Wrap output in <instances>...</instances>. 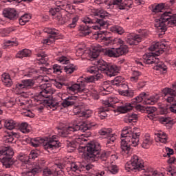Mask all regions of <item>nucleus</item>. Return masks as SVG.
<instances>
[{
  "mask_svg": "<svg viewBox=\"0 0 176 176\" xmlns=\"http://www.w3.org/2000/svg\"><path fill=\"white\" fill-rule=\"evenodd\" d=\"M96 65L89 66L87 68V72L94 74L95 76H82L78 80V83L73 84L69 87L70 93H87L91 91L92 94H96L97 91L94 85H89L88 89H85L86 83H93L96 80L102 79L104 76L102 74H106L107 76H115L119 72L120 69L116 65H109L104 60H97Z\"/></svg>",
  "mask_w": 176,
  "mask_h": 176,
  "instance_id": "obj_1",
  "label": "nucleus"
},
{
  "mask_svg": "<svg viewBox=\"0 0 176 176\" xmlns=\"http://www.w3.org/2000/svg\"><path fill=\"white\" fill-rule=\"evenodd\" d=\"M94 18L91 19L89 16H85L82 19V22L85 25H81L79 28V31L85 36L91 34V28L93 30H101L104 27H108L107 19L109 16V14L105 10H96L94 12Z\"/></svg>",
  "mask_w": 176,
  "mask_h": 176,
  "instance_id": "obj_2",
  "label": "nucleus"
},
{
  "mask_svg": "<svg viewBox=\"0 0 176 176\" xmlns=\"http://www.w3.org/2000/svg\"><path fill=\"white\" fill-rule=\"evenodd\" d=\"M160 96L157 94L149 96L145 92H142L135 98L132 100L131 103L124 102L122 105L117 107L118 112L120 113H126L129 111H131L133 108H135L138 111H142L145 107L140 104L143 102L144 105H155L159 101Z\"/></svg>",
  "mask_w": 176,
  "mask_h": 176,
  "instance_id": "obj_3",
  "label": "nucleus"
},
{
  "mask_svg": "<svg viewBox=\"0 0 176 176\" xmlns=\"http://www.w3.org/2000/svg\"><path fill=\"white\" fill-rule=\"evenodd\" d=\"M167 47L165 42H157L149 47L150 52L143 56V62L144 64H155L154 69L164 72L167 69V66L159 58H156L160 54L164 53V50Z\"/></svg>",
  "mask_w": 176,
  "mask_h": 176,
  "instance_id": "obj_4",
  "label": "nucleus"
},
{
  "mask_svg": "<svg viewBox=\"0 0 176 176\" xmlns=\"http://www.w3.org/2000/svg\"><path fill=\"white\" fill-rule=\"evenodd\" d=\"M164 9V3L154 4L152 6L153 13H160V18L156 19L155 27L160 30L161 32H166L167 27L176 25V14L171 12H165L162 13Z\"/></svg>",
  "mask_w": 176,
  "mask_h": 176,
  "instance_id": "obj_5",
  "label": "nucleus"
},
{
  "mask_svg": "<svg viewBox=\"0 0 176 176\" xmlns=\"http://www.w3.org/2000/svg\"><path fill=\"white\" fill-rule=\"evenodd\" d=\"M140 133L135 132L130 126L123 128L121 133V152L122 155H130L131 148L140 142Z\"/></svg>",
  "mask_w": 176,
  "mask_h": 176,
  "instance_id": "obj_6",
  "label": "nucleus"
},
{
  "mask_svg": "<svg viewBox=\"0 0 176 176\" xmlns=\"http://www.w3.org/2000/svg\"><path fill=\"white\" fill-rule=\"evenodd\" d=\"M66 145L68 149L74 151L78 148H81V152H83L85 159L93 162L95 157H98L101 145L98 142H91L86 146H82L76 141L66 140Z\"/></svg>",
  "mask_w": 176,
  "mask_h": 176,
  "instance_id": "obj_7",
  "label": "nucleus"
},
{
  "mask_svg": "<svg viewBox=\"0 0 176 176\" xmlns=\"http://www.w3.org/2000/svg\"><path fill=\"white\" fill-rule=\"evenodd\" d=\"M41 89L39 95L38 96V101H40L41 105L38 107V111H43L45 107H49L50 108H57L58 102H54L53 100H50V97L53 94V90L50 87L49 83H42L38 87Z\"/></svg>",
  "mask_w": 176,
  "mask_h": 176,
  "instance_id": "obj_8",
  "label": "nucleus"
},
{
  "mask_svg": "<svg viewBox=\"0 0 176 176\" xmlns=\"http://www.w3.org/2000/svg\"><path fill=\"white\" fill-rule=\"evenodd\" d=\"M97 126V123L93 121H89L85 125H83V122H78V121H74L70 123L68 126L59 128L58 133L60 137H68V134L74 133L75 131H86V130H91L94 129Z\"/></svg>",
  "mask_w": 176,
  "mask_h": 176,
  "instance_id": "obj_9",
  "label": "nucleus"
},
{
  "mask_svg": "<svg viewBox=\"0 0 176 176\" xmlns=\"http://www.w3.org/2000/svg\"><path fill=\"white\" fill-rule=\"evenodd\" d=\"M31 144L34 148H38L39 145L43 144V148L49 153H56V150L61 146L57 135H52L47 140H43L41 138H35L32 140Z\"/></svg>",
  "mask_w": 176,
  "mask_h": 176,
  "instance_id": "obj_10",
  "label": "nucleus"
},
{
  "mask_svg": "<svg viewBox=\"0 0 176 176\" xmlns=\"http://www.w3.org/2000/svg\"><path fill=\"white\" fill-rule=\"evenodd\" d=\"M172 87L173 89L164 88L162 90V93L165 96V100L170 104V105L161 108V113L162 115H167L170 112L176 113V82L173 84Z\"/></svg>",
  "mask_w": 176,
  "mask_h": 176,
  "instance_id": "obj_11",
  "label": "nucleus"
},
{
  "mask_svg": "<svg viewBox=\"0 0 176 176\" xmlns=\"http://www.w3.org/2000/svg\"><path fill=\"white\" fill-rule=\"evenodd\" d=\"M67 160H61L58 163L55 164L52 168H44L43 170V176H58V175H66L68 176V172H67Z\"/></svg>",
  "mask_w": 176,
  "mask_h": 176,
  "instance_id": "obj_12",
  "label": "nucleus"
},
{
  "mask_svg": "<svg viewBox=\"0 0 176 176\" xmlns=\"http://www.w3.org/2000/svg\"><path fill=\"white\" fill-rule=\"evenodd\" d=\"M13 155H14V152L10 146L3 147L0 151V162L2 163L3 167L10 168L14 164Z\"/></svg>",
  "mask_w": 176,
  "mask_h": 176,
  "instance_id": "obj_13",
  "label": "nucleus"
},
{
  "mask_svg": "<svg viewBox=\"0 0 176 176\" xmlns=\"http://www.w3.org/2000/svg\"><path fill=\"white\" fill-rule=\"evenodd\" d=\"M144 162L141 161L138 156L133 155L129 162L125 164V170L126 171H134V170H138V171H141L144 170Z\"/></svg>",
  "mask_w": 176,
  "mask_h": 176,
  "instance_id": "obj_14",
  "label": "nucleus"
},
{
  "mask_svg": "<svg viewBox=\"0 0 176 176\" xmlns=\"http://www.w3.org/2000/svg\"><path fill=\"white\" fill-rule=\"evenodd\" d=\"M35 85V82L32 79L22 80L19 83H17L15 87L16 94H25L28 89H32Z\"/></svg>",
  "mask_w": 176,
  "mask_h": 176,
  "instance_id": "obj_15",
  "label": "nucleus"
},
{
  "mask_svg": "<svg viewBox=\"0 0 176 176\" xmlns=\"http://www.w3.org/2000/svg\"><path fill=\"white\" fill-rule=\"evenodd\" d=\"M146 36H148V32L146 30H142L138 34L131 33L128 34L126 42L131 45H138V43H140V42H142Z\"/></svg>",
  "mask_w": 176,
  "mask_h": 176,
  "instance_id": "obj_16",
  "label": "nucleus"
},
{
  "mask_svg": "<svg viewBox=\"0 0 176 176\" xmlns=\"http://www.w3.org/2000/svg\"><path fill=\"white\" fill-rule=\"evenodd\" d=\"M58 61L60 64H65L66 66H63V72L67 74V75H71L74 74L78 67L74 64H69V59L66 56H60L58 58Z\"/></svg>",
  "mask_w": 176,
  "mask_h": 176,
  "instance_id": "obj_17",
  "label": "nucleus"
},
{
  "mask_svg": "<svg viewBox=\"0 0 176 176\" xmlns=\"http://www.w3.org/2000/svg\"><path fill=\"white\" fill-rule=\"evenodd\" d=\"M44 32L49 34L48 38L44 39L43 41L44 45H50L53 42H55L56 39H58L57 36H58L59 32L56 29L46 28L44 29Z\"/></svg>",
  "mask_w": 176,
  "mask_h": 176,
  "instance_id": "obj_18",
  "label": "nucleus"
},
{
  "mask_svg": "<svg viewBox=\"0 0 176 176\" xmlns=\"http://www.w3.org/2000/svg\"><path fill=\"white\" fill-rule=\"evenodd\" d=\"M111 133L112 129L111 128H103L99 131L100 135H103L104 138L107 139V146H108L109 144H113L116 140V135Z\"/></svg>",
  "mask_w": 176,
  "mask_h": 176,
  "instance_id": "obj_19",
  "label": "nucleus"
},
{
  "mask_svg": "<svg viewBox=\"0 0 176 176\" xmlns=\"http://www.w3.org/2000/svg\"><path fill=\"white\" fill-rule=\"evenodd\" d=\"M98 41H101L104 46H111V45H116V43H122L120 38L112 39L111 37L105 36V34L98 33Z\"/></svg>",
  "mask_w": 176,
  "mask_h": 176,
  "instance_id": "obj_20",
  "label": "nucleus"
},
{
  "mask_svg": "<svg viewBox=\"0 0 176 176\" xmlns=\"http://www.w3.org/2000/svg\"><path fill=\"white\" fill-rule=\"evenodd\" d=\"M106 2H109V5H116L120 10H124L126 8H131L133 1L131 0H105Z\"/></svg>",
  "mask_w": 176,
  "mask_h": 176,
  "instance_id": "obj_21",
  "label": "nucleus"
},
{
  "mask_svg": "<svg viewBox=\"0 0 176 176\" xmlns=\"http://www.w3.org/2000/svg\"><path fill=\"white\" fill-rule=\"evenodd\" d=\"M98 155L99 156L94 158L92 162H96L100 159L102 160V163L104 164V167L105 163H109L108 161V157H109V156H115L114 152L111 151H104L101 154L98 153Z\"/></svg>",
  "mask_w": 176,
  "mask_h": 176,
  "instance_id": "obj_22",
  "label": "nucleus"
},
{
  "mask_svg": "<svg viewBox=\"0 0 176 176\" xmlns=\"http://www.w3.org/2000/svg\"><path fill=\"white\" fill-rule=\"evenodd\" d=\"M36 52L37 54V58H36V63L38 64H43L44 65H47L49 64L47 61H49V58L46 54H45V52H43V50H39V49H36Z\"/></svg>",
  "mask_w": 176,
  "mask_h": 176,
  "instance_id": "obj_23",
  "label": "nucleus"
},
{
  "mask_svg": "<svg viewBox=\"0 0 176 176\" xmlns=\"http://www.w3.org/2000/svg\"><path fill=\"white\" fill-rule=\"evenodd\" d=\"M4 16L10 20H16L19 19V12L14 8H7L3 12Z\"/></svg>",
  "mask_w": 176,
  "mask_h": 176,
  "instance_id": "obj_24",
  "label": "nucleus"
},
{
  "mask_svg": "<svg viewBox=\"0 0 176 176\" xmlns=\"http://www.w3.org/2000/svg\"><path fill=\"white\" fill-rule=\"evenodd\" d=\"M116 46H120V47L116 48L117 57L127 54L129 52V47H127V45H124V41L122 40V43H116Z\"/></svg>",
  "mask_w": 176,
  "mask_h": 176,
  "instance_id": "obj_25",
  "label": "nucleus"
},
{
  "mask_svg": "<svg viewBox=\"0 0 176 176\" xmlns=\"http://www.w3.org/2000/svg\"><path fill=\"white\" fill-rule=\"evenodd\" d=\"M101 52H102V47L101 45H98L94 47L92 51L89 52L90 60L91 61H93V60H96V58L100 56V53H101Z\"/></svg>",
  "mask_w": 176,
  "mask_h": 176,
  "instance_id": "obj_26",
  "label": "nucleus"
},
{
  "mask_svg": "<svg viewBox=\"0 0 176 176\" xmlns=\"http://www.w3.org/2000/svg\"><path fill=\"white\" fill-rule=\"evenodd\" d=\"M78 96H71L66 98L63 103L62 105L64 108H67V107H72V105H75V101H76Z\"/></svg>",
  "mask_w": 176,
  "mask_h": 176,
  "instance_id": "obj_27",
  "label": "nucleus"
},
{
  "mask_svg": "<svg viewBox=\"0 0 176 176\" xmlns=\"http://www.w3.org/2000/svg\"><path fill=\"white\" fill-rule=\"evenodd\" d=\"M168 140L167 134L163 131H159L155 133V141L157 142H162V144H166Z\"/></svg>",
  "mask_w": 176,
  "mask_h": 176,
  "instance_id": "obj_28",
  "label": "nucleus"
},
{
  "mask_svg": "<svg viewBox=\"0 0 176 176\" xmlns=\"http://www.w3.org/2000/svg\"><path fill=\"white\" fill-rule=\"evenodd\" d=\"M1 80L4 86H6L7 87H10L13 85V80H12L10 75L8 73H3L1 75Z\"/></svg>",
  "mask_w": 176,
  "mask_h": 176,
  "instance_id": "obj_29",
  "label": "nucleus"
},
{
  "mask_svg": "<svg viewBox=\"0 0 176 176\" xmlns=\"http://www.w3.org/2000/svg\"><path fill=\"white\" fill-rule=\"evenodd\" d=\"M3 124H4V127L8 129V130H13V129H16L19 126V123L13 120H4Z\"/></svg>",
  "mask_w": 176,
  "mask_h": 176,
  "instance_id": "obj_30",
  "label": "nucleus"
},
{
  "mask_svg": "<svg viewBox=\"0 0 176 176\" xmlns=\"http://www.w3.org/2000/svg\"><path fill=\"white\" fill-rule=\"evenodd\" d=\"M153 140L151 136H149L148 134L146 135L143 138V142L142 143V148H144V149H148V148L151 147V145H152Z\"/></svg>",
  "mask_w": 176,
  "mask_h": 176,
  "instance_id": "obj_31",
  "label": "nucleus"
},
{
  "mask_svg": "<svg viewBox=\"0 0 176 176\" xmlns=\"http://www.w3.org/2000/svg\"><path fill=\"white\" fill-rule=\"evenodd\" d=\"M18 160L22 162V168H30V164H28V157L25 156L24 154H19Z\"/></svg>",
  "mask_w": 176,
  "mask_h": 176,
  "instance_id": "obj_32",
  "label": "nucleus"
},
{
  "mask_svg": "<svg viewBox=\"0 0 176 176\" xmlns=\"http://www.w3.org/2000/svg\"><path fill=\"white\" fill-rule=\"evenodd\" d=\"M41 171H42V168L39 166H36V167H33L32 168L27 170L26 173L23 174V176H34L35 174L41 173Z\"/></svg>",
  "mask_w": 176,
  "mask_h": 176,
  "instance_id": "obj_33",
  "label": "nucleus"
},
{
  "mask_svg": "<svg viewBox=\"0 0 176 176\" xmlns=\"http://www.w3.org/2000/svg\"><path fill=\"white\" fill-rule=\"evenodd\" d=\"M17 127L23 134L30 133V125L27 122L18 123Z\"/></svg>",
  "mask_w": 176,
  "mask_h": 176,
  "instance_id": "obj_34",
  "label": "nucleus"
},
{
  "mask_svg": "<svg viewBox=\"0 0 176 176\" xmlns=\"http://www.w3.org/2000/svg\"><path fill=\"white\" fill-rule=\"evenodd\" d=\"M32 52L31 50H28V49H23L21 51H19L16 56L17 58H23L24 57H30V56H31Z\"/></svg>",
  "mask_w": 176,
  "mask_h": 176,
  "instance_id": "obj_35",
  "label": "nucleus"
},
{
  "mask_svg": "<svg viewBox=\"0 0 176 176\" xmlns=\"http://www.w3.org/2000/svg\"><path fill=\"white\" fill-rule=\"evenodd\" d=\"M157 111V109L155 107H149L145 108V111L148 114V118L149 119H153L154 116H156V112Z\"/></svg>",
  "mask_w": 176,
  "mask_h": 176,
  "instance_id": "obj_36",
  "label": "nucleus"
},
{
  "mask_svg": "<svg viewBox=\"0 0 176 176\" xmlns=\"http://www.w3.org/2000/svg\"><path fill=\"white\" fill-rule=\"evenodd\" d=\"M106 167L108 169V171L111 173V174H118L119 171V168L116 165H113L111 163H104Z\"/></svg>",
  "mask_w": 176,
  "mask_h": 176,
  "instance_id": "obj_37",
  "label": "nucleus"
},
{
  "mask_svg": "<svg viewBox=\"0 0 176 176\" xmlns=\"http://www.w3.org/2000/svg\"><path fill=\"white\" fill-rule=\"evenodd\" d=\"M109 107H102L99 109L98 111V116H99L100 119H105V118L108 116V114L107 113V112H109Z\"/></svg>",
  "mask_w": 176,
  "mask_h": 176,
  "instance_id": "obj_38",
  "label": "nucleus"
},
{
  "mask_svg": "<svg viewBox=\"0 0 176 176\" xmlns=\"http://www.w3.org/2000/svg\"><path fill=\"white\" fill-rule=\"evenodd\" d=\"M23 94H21V96H19L16 99V102L19 105L20 107H23V105H27L28 104V100H26L27 96H23Z\"/></svg>",
  "mask_w": 176,
  "mask_h": 176,
  "instance_id": "obj_39",
  "label": "nucleus"
},
{
  "mask_svg": "<svg viewBox=\"0 0 176 176\" xmlns=\"http://www.w3.org/2000/svg\"><path fill=\"white\" fill-rule=\"evenodd\" d=\"M19 43L16 39L8 40L4 42L3 45V49H8V47H13V46H17Z\"/></svg>",
  "mask_w": 176,
  "mask_h": 176,
  "instance_id": "obj_40",
  "label": "nucleus"
},
{
  "mask_svg": "<svg viewBox=\"0 0 176 176\" xmlns=\"http://www.w3.org/2000/svg\"><path fill=\"white\" fill-rule=\"evenodd\" d=\"M31 20V15L29 14H25L21 16L19 19V24L21 25H25L26 23H28Z\"/></svg>",
  "mask_w": 176,
  "mask_h": 176,
  "instance_id": "obj_41",
  "label": "nucleus"
},
{
  "mask_svg": "<svg viewBox=\"0 0 176 176\" xmlns=\"http://www.w3.org/2000/svg\"><path fill=\"white\" fill-rule=\"evenodd\" d=\"M116 102H118V99L116 98L109 97L106 101H104V107L111 108V107H112L113 104H116Z\"/></svg>",
  "mask_w": 176,
  "mask_h": 176,
  "instance_id": "obj_42",
  "label": "nucleus"
},
{
  "mask_svg": "<svg viewBox=\"0 0 176 176\" xmlns=\"http://www.w3.org/2000/svg\"><path fill=\"white\" fill-rule=\"evenodd\" d=\"M52 71L54 74H56V75H60L63 72H64V66L54 64L52 67Z\"/></svg>",
  "mask_w": 176,
  "mask_h": 176,
  "instance_id": "obj_43",
  "label": "nucleus"
},
{
  "mask_svg": "<svg viewBox=\"0 0 176 176\" xmlns=\"http://www.w3.org/2000/svg\"><path fill=\"white\" fill-rule=\"evenodd\" d=\"M110 30L111 32L118 34L119 35H122V34H124V29H123V28L119 25L112 26L110 28Z\"/></svg>",
  "mask_w": 176,
  "mask_h": 176,
  "instance_id": "obj_44",
  "label": "nucleus"
},
{
  "mask_svg": "<svg viewBox=\"0 0 176 176\" xmlns=\"http://www.w3.org/2000/svg\"><path fill=\"white\" fill-rule=\"evenodd\" d=\"M124 80V78L122 76H117L114 78V80L111 81V85L113 86H120L122 83H123V81Z\"/></svg>",
  "mask_w": 176,
  "mask_h": 176,
  "instance_id": "obj_45",
  "label": "nucleus"
},
{
  "mask_svg": "<svg viewBox=\"0 0 176 176\" xmlns=\"http://www.w3.org/2000/svg\"><path fill=\"white\" fill-rule=\"evenodd\" d=\"M140 76H141V72L139 71H133L132 72V76L130 78L131 82H138Z\"/></svg>",
  "mask_w": 176,
  "mask_h": 176,
  "instance_id": "obj_46",
  "label": "nucleus"
},
{
  "mask_svg": "<svg viewBox=\"0 0 176 176\" xmlns=\"http://www.w3.org/2000/svg\"><path fill=\"white\" fill-rule=\"evenodd\" d=\"M138 118V116H137V114H129L125 122L126 123H135Z\"/></svg>",
  "mask_w": 176,
  "mask_h": 176,
  "instance_id": "obj_47",
  "label": "nucleus"
},
{
  "mask_svg": "<svg viewBox=\"0 0 176 176\" xmlns=\"http://www.w3.org/2000/svg\"><path fill=\"white\" fill-rule=\"evenodd\" d=\"M120 96H124V97H134V92L133 91L129 90H122L118 91Z\"/></svg>",
  "mask_w": 176,
  "mask_h": 176,
  "instance_id": "obj_48",
  "label": "nucleus"
},
{
  "mask_svg": "<svg viewBox=\"0 0 176 176\" xmlns=\"http://www.w3.org/2000/svg\"><path fill=\"white\" fill-rule=\"evenodd\" d=\"M105 54L107 56H109V57H118L116 49H115V48H111L110 50H106Z\"/></svg>",
  "mask_w": 176,
  "mask_h": 176,
  "instance_id": "obj_49",
  "label": "nucleus"
},
{
  "mask_svg": "<svg viewBox=\"0 0 176 176\" xmlns=\"http://www.w3.org/2000/svg\"><path fill=\"white\" fill-rule=\"evenodd\" d=\"M109 83H111V81H104L103 82V87H102V90L103 91V94L107 95V94H109V89L111 88V87L109 86Z\"/></svg>",
  "mask_w": 176,
  "mask_h": 176,
  "instance_id": "obj_50",
  "label": "nucleus"
},
{
  "mask_svg": "<svg viewBox=\"0 0 176 176\" xmlns=\"http://www.w3.org/2000/svg\"><path fill=\"white\" fill-rule=\"evenodd\" d=\"M58 7H59L60 10H65V12H69V10L72 9V6H71V4H68L67 3L60 4Z\"/></svg>",
  "mask_w": 176,
  "mask_h": 176,
  "instance_id": "obj_51",
  "label": "nucleus"
},
{
  "mask_svg": "<svg viewBox=\"0 0 176 176\" xmlns=\"http://www.w3.org/2000/svg\"><path fill=\"white\" fill-rule=\"evenodd\" d=\"M38 156H39V152L35 150H32L30 153V155H29L28 156V159L29 160H35V159H36V157H38Z\"/></svg>",
  "mask_w": 176,
  "mask_h": 176,
  "instance_id": "obj_52",
  "label": "nucleus"
},
{
  "mask_svg": "<svg viewBox=\"0 0 176 176\" xmlns=\"http://www.w3.org/2000/svg\"><path fill=\"white\" fill-rule=\"evenodd\" d=\"M4 141L6 144H13V142H16V141H14V138L12 135L5 136Z\"/></svg>",
  "mask_w": 176,
  "mask_h": 176,
  "instance_id": "obj_53",
  "label": "nucleus"
},
{
  "mask_svg": "<svg viewBox=\"0 0 176 176\" xmlns=\"http://www.w3.org/2000/svg\"><path fill=\"white\" fill-rule=\"evenodd\" d=\"M90 116H91V110H82V113H80L81 118L87 119V118H90Z\"/></svg>",
  "mask_w": 176,
  "mask_h": 176,
  "instance_id": "obj_54",
  "label": "nucleus"
},
{
  "mask_svg": "<svg viewBox=\"0 0 176 176\" xmlns=\"http://www.w3.org/2000/svg\"><path fill=\"white\" fill-rule=\"evenodd\" d=\"M55 19L58 20L60 24H64V23H65V21H64V18L63 17V14H60L59 12L55 16Z\"/></svg>",
  "mask_w": 176,
  "mask_h": 176,
  "instance_id": "obj_55",
  "label": "nucleus"
},
{
  "mask_svg": "<svg viewBox=\"0 0 176 176\" xmlns=\"http://www.w3.org/2000/svg\"><path fill=\"white\" fill-rule=\"evenodd\" d=\"M60 8L58 6V8H52L50 10V14H52V16H57L58 14V12H60Z\"/></svg>",
  "mask_w": 176,
  "mask_h": 176,
  "instance_id": "obj_56",
  "label": "nucleus"
},
{
  "mask_svg": "<svg viewBox=\"0 0 176 176\" xmlns=\"http://www.w3.org/2000/svg\"><path fill=\"white\" fill-rule=\"evenodd\" d=\"M14 105V103L9 101V102H0L1 107H6V108H10L12 106Z\"/></svg>",
  "mask_w": 176,
  "mask_h": 176,
  "instance_id": "obj_57",
  "label": "nucleus"
},
{
  "mask_svg": "<svg viewBox=\"0 0 176 176\" xmlns=\"http://www.w3.org/2000/svg\"><path fill=\"white\" fill-rule=\"evenodd\" d=\"M78 23V18H74L72 22L67 25L68 28H75L76 23Z\"/></svg>",
  "mask_w": 176,
  "mask_h": 176,
  "instance_id": "obj_58",
  "label": "nucleus"
},
{
  "mask_svg": "<svg viewBox=\"0 0 176 176\" xmlns=\"http://www.w3.org/2000/svg\"><path fill=\"white\" fill-rule=\"evenodd\" d=\"M82 111H83V109H80V107H79V106L76 107L73 109L74 113H75V115H78L79 116H80V113H82Z\"/></svg>",
  "mask_w": 176,
  "mask_h": 176,
  "instance_id": "obj_59",
  "label": "nucleus"
},
{
  "mask_svg": "<svg viewBox=\"0 0 176 176\" xmlns=\"http://www.w3.org/2000/svg\"><path fill=\"white\" fill-rule=\"evenodd\" d=\"M168 175L176 176V168H174L173 166H170L168 168Z\"/></svg>",
  "mask_w": 176,
  "mask_h": 176,
  "instance_id": "obj_60",
  "label": "nucleus"
},
{
  "mask_svg": "<svg viewBox=\"0 0 176 176\" xmlns=\"http://www.w3.org/2000/svg\"><path fill=\"white\" fill-rule=\"evenodd\" d=\"M165 151L166 152V155H164V157L168 156V157H170V156L174 153V151L168 147L166 148Z\"/></svg>",
  "mask_w": 176,
  "mask_h": 176,
  "instance_id": "obj_61",
  "label": "nucleus"
},
{
  "mask_svg": "<svg viewBox=\"0 0 176 176\" xmlns=\"http://www.w3.org/2000/svg\"><path fill=\"white\" fill-rule=\"evenodd\" d=\"M160 120L162 122V123H165V124H171V118H162L160 119Z\"/></svg>",
  "mask_w": 176,
  "mask_h": 176,
  "instance_id": "obj_62",
  "label": "nucleus"
},
{
  "mask_svg": "<svg viewBox=\"0 0 176 176\" xmlns=\"http://www.w3.org/2000/svg\"><path fill=\"white\" fill-rule=\"evenodd\" d=\"M148 176H164L163 173L160 172H157V170H155L154 172L152 173V174L147 175Z\"/></svg>",
  "mask_w": 176,
  "mask_h": 176,
  "instance_id": "obj_63",
  "label": "nucleus"
},
{
  "mask_svg": "<svg viewBox=\"0 0 176 176\" xmlns=\"http://www.w3.org/2000/svg\"><path fill=\"white\" fill-rule=\"evenodd\" d=\"M95 176H105V171L99 170L96 173H95Z\"/></svg>",
  "mask_w": 176,
  "mask_h": 176,
  "instance_id": "obj_64",
  "label": "nucleus"
}]
</instances>
